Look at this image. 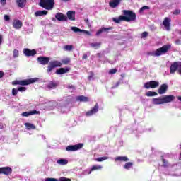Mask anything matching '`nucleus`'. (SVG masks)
Returning a JSON list of instances; mask_svg holds the SVG:
<instances>
[{"label": "nucleus", "mask_w": 181, "mask_h": 181, "mask_svg": "<svg viewBox=\"0 0 181 181\" xmlns=\"http://www.w3.org/2000/svg\"><path fill=\"white\" fill-rule=\"evenodd\" d=\"M172 47L171 45H163L162 47L158 48L154 52H153V56H162V54H165L169 52V49Z\"/></svg>", "instance_id": "nucleus-5"}, {"label": "nucleus", "mask_w": 181, "mask_h": 181, "mask_svg": "<svg viewBox=\"0 0 181 181\" xmlns=\"http://www.w3.org/2000/svg\"><path fill=\"white\" fill-rule=\"evenodd\" d=\"M18 8H25L26 6V0H16Z\"/></svg>", "instance_id": "nucleus-20"}, {"label": "nucleus", "mask_w": 181, "mask_h": 181, "mask_svg": "<svg viewBox=\"0 0 181 181\" xmlns=\"http://www.w3.org/2000/svg\"><path fill=\"white\" fill-rule=\"evenodd\" d=\"M100 169H103V166L101 165H93L92 166L90 172L88 173L89 175H90L91 172L93 170H100Z\"/></svg>", "instance_id": "nucleus-27"}, {"label": "nucleus", "mask_w": 181, "mask_h": 181, "mask_svg": "<svg viewBox=\"0 0 181 181\" xmlns=\"http://www.w3.org/2000/svg\"><path fill=\"white\" fill-rule=\"evenodd\" d=\"M0 175H2V168H0Z\"/></svg>", "instance_id": "nucleus-59"}, {"label": "nucleus", "mask_w": 181, "mask_h": 181, "mask_svg": "<svg viewBox=\"0 0 181 181\" xmlns=\"http://www.w3.org/2000/svg\"><path fill=\"white\" fill-rule=\"evenodd\" d=\"M23 25V23L21 21V20H15L13 23V26L14 29H21Z\"/></svg>", "instance_id": "nucleus-17"}, {"label": "nucleus", "mask_w": 181, "mask_h": 181, "mask_svg": "<svg viewBox=\"0 0 181 181\" xmlns=\"http://www.w3.org/2000/svg\"><path fill=\"white\" fill-rule=\"evenodd\" d=\"M69 21H76V11H69Z\"/></svg>", "instance_id": "nucleus-22"}, {"label": "nucleus", "mask_w": 181, "mask_h": 181, "mask_svg": "<svg viewBox=\"0 0 181 181\" xmlns=\"http://www.w3.org/2000/svg\"><path fill=\"white\" fill-rule=\"evenodd\" d=\"M147 36H148V32L144 31V32L142 33V34H141V37L145 38V37H146Z\"/></svg>", "instance_id": "nucleus-44"}, {"label": "nucleus", "mask_w": 181, "mask_h": 181, "mask_svg": "<svg viewBox=\"0 0 181 181\" xmlns=\"http://www.w3.org/2000/svg\"><path fill=\"white\" fill-rule=\"evenodd\" d=\"M19 57V50L18 49H14L13 50V57L14 59H16V57Z\"/></svg>", "instance_id": "nucleus-35"}, {"label": "nucleus", "mask_w": 181, "mask_h": 181, "mask_svg": "<svg viewBox=\"0 0 181 181\" xmlns=\"http://www.w3.org/2000/svg\"><path fill=\"white\" fill-rule=\"evenodd\" d=\"M45 181H59V180L56 178H46Z\"/></svg>", "instance_id": "nucleus-46"}, {"label": "nucleus", "mask_w": 181, "mask_h": 181, "mask_svg": "<svg viewBox=\"0 0 181 181\" xmlns=\"http://www.w3.org/2000/svg\"><path fill=\"white\" fill-rule=\"evenodd\" d=\"M4 76H5V73H4V71H0V78H2V77H4Z\"/></svg>", "instance_id": "nucleus-50"}, {"label": "nucleus", "mask_w": 181, "mask_h": 181, "mask_svg": "<svg viewBox=\"0 0 181 181\" xmlns=\"http://www.w3.org/2000/svg\"><path fill=\"white\" fill-rule=\"evenodd\" d=\"M66 16H69V11L66 12Z\"/></svg>", "instance_id": "nucleus-64"}, {"label": "nucleus", "mask_w": 181, "mask_h": 181, "mask_svg": "<svg viewBox=\"0 0 181 181\" xmlns=\"http://www.w3.org/2000/svg\"><path fill=\"white\" fill-rule=\"evenodd\" d=\"M24 125L28 131H30V129H36V126L32 123L27 122L25 123Z\"/></svg>", "instance_id": "nucleus-21"}, {"label": "nucleus", "mask_w": 181, "mask_h": 181, "mask_svg": "<svg viewBox=\"0 0 181 181\" xmlns=\"http://www.w3.org/2000/svg\"><path fill=\"white\" fill-rule=\"evenodd\" d=\"M55 18L59 22H66V21H67V16L62 13H57L55 15Z\"/></svg>", "instance_id": "nucleus-10"}, {"label": "nucleus", "mask_w": 181, "mask_h": 181, "mask_svg": "<svg viewBox=\"0 0 181 181\" xmlns=\"http://www.w3.org/2000/svg\"><path fill=\"white\" fill-rule=\"evenodd\" d=\"M18 91L23 93V91H26V87L21 86L18 88Z\"/></svg>", "instance_id": "nucleus-38"}, {"label": "nucleus", "mask_w": 181, "mask_h": 181, "mask_svg": "<svg viewBox=\"0 0 181 181\" xmlns=\"http://www.w3.org/2000/svg\"><path fill=\"white\" fill-rule=\"evenodd\" d=\"M123 13L124 16H120L118 18H113V22H115V23H120L122 22V21H124L125 22L136 21V14H135V13L133 11L129 10H124Z\"/></svg>", "instance_id": "nucleus-1"}, {"label": "nucleus", "mask_w": 181, "mask_h": 181, "mask_svg": "<svg viewBox=\"0 0 181 181\" xmlns=\"http://www.w3.org/2000/svg\"><path fill=\"white\" fill-rule=\"evenodd\" d=\"M53 66L56 69V67H62V62L59 61H53L51 62Z\"/></svg>", "instance_id": "nucleus-30"}, {"label": "nucleus", "mask_w": 181, "mask_h": 181, "mask_svg": "<svg viewBox=\"0 0 181 181\" xmlns=\"http://www.w3.org/2000/svg\"><path fill=\"white\" fill-rule=\"evenodd\" d=\"M23 52L27 57L35 56V54L37 53L36 49H30L29 48H25L23 50Z\"/></svg>", "instance_id": "nucleus-8"}, {"label": "nucleus", "mask_w": 181, "mask_h": 181, "mask_svg": "<svg viewBox=\"0 0 181 181\" xmlns=\"http://www.w3.org/2000/svg\"><path fill=\"white\" fill-rule=\"evenodd\" d=\"M90 47H93V49H98L101 46V42H92L90 44Z\"/></svg>", "instance_id": "nucleus-28"}, {"label": "nucleus", "mask_w": 181, "mask_h": 181, "mask_svg": "<svg viewBox=\"0 0 181 181\" xmlns=\"http://www.w3.org/2000/svg\"><path fill=\"white\" fill-rule=\"evenodd\" d=\"M3 39H4V37L2 36V35H0V46L2 44Z\"/></svg>", "instance_id": "nucleus-54"}, {"label": "nucleus", "mask_w": 181, "mask_h": 181, "mask_svg": "<svg viewBox=\"0 0 181 181\" xmlns=\"http://www.w3.org/2000/svg\"><path fill=\"white\" fill-rule=\"evenodd\" d=\"M53 69H55V68L50 62L49 65L47 67V72L50 73V71H52V70H53Z\"/></svg>", "instance_id": "nucleus-37"}, {"label": "nucleus", "mask_w": 181, "mask_h": 181, "mask_svg": "<svg viewBox=\"0 0 181 181\" xmlns=\"http://www.w3.org/2000/svg\"><path fill=\"white\" fill-rule=\"evenodd\" d=\"M108 157H100L95 159L97 162H103V160H107L108 159Z\"/></svg>", "instance_id": "nucleus-33"}, {"label": "nucleus", "mask_w": 181, "mask_h": 181, "mask_svg": "<svg viewBox=\"0 0 181 181\" xmlns=\"http://www.w3.org/2000/svg\"><path fill=\"white\" fill-rule=\"evenodd\" d=\"M134 164L132 163H131V162H129V163H127L125 165H124V169H131V168H132V165H133Z\"/></svg>", "instance_id": "nucleus-32"}, {"label": "nucleus", "mask_w": 181, "mask_h": 181, "mask_svg": "<svg viewBox=\"0 0 181 181\" xmlns=\"http://www.w3.org/2000/svg\"><path fill=\"white\" fill-rule=\"evenodd\" d=\"M76 101L87 103V101H88V98L84 95H80L76 98Z\"/></svg>", "instance_id": "nucleus-26"}, {"label": "nucleus", "mask_w": 181, "mask_h": 181, "mask_svg": "<svg viewBox=\"0 0 181 181\" xmlns=\"http://www.w3.org/2000/svg\"><path fill=\"white\" fill-rule=\"evenodd\" d=\"M98 111V103H96L95 107L90 111L87 112L86 115V117H91L93 114H95Z\"/></svg>", "instance_id": "nucleus-14"}, {"label": "nucleus", "mask_w": 181, "mask_h": 181, "mask_svg": "<svg viewBox=\"0 0 181 181\" xmlns=\"http://www.w3.org/2000/svg\"><path fill=\"white\" fill-rule=\"evenodd\" d=\"M85 22L88 24V26H90V21H88V18H86Z\"/></svg>", "instance_id": "nucleus-52"}, {"label": "nucleus", "mask_w": 181, "mask_h": 181, "mask_svg": "<svg viewBox=\"0 0 181 181\" xmlns=\"http://www.w3.org/2000/svg\"><path fill=\"white\" fill-rule=\"evenodd\" d=\"M84 146L83 144H78L76 145L69 146V151H78V149H81Z\"/></svg>", "instance_id": "nucleus-13"}, {"label": "nucleus", "mask_w": 181, "mask_h": 181, "mask_svg": "<svg viewBox=\"0 0 181 181\" xmlns=\"http://www.w3.org/2000/svg\"><path fill=\"white\" fill-rule=\"evenodd\" d=\"M0 2L3 6L6 5V0H0Z\"/></svg>", "instance_id": "nucleus-49"}, {"label": "nucleus", "mask_w": 181, "mask_h": 181, "mask_svg": "<svg viewBox=\"0 0 181 181\" xmlns=\"http://www.w3.org/2000/svg\"><path fill=\"white\" fill-rule=\"evenodd\" d=\"M1 174L6 175V176H9V175H12V168L11 167H2Z\"/></svg>", "instance_id": "nucleus-12"}, {"label": "nucleus", "mask_w": 181, "mask_h": 181, "mask_svg": "<svg viewBox=\"0 0 181 181\" xmlns=\"http://www.w3.org/2000/svg\"><path fill=\"white\" fill-rule=\"evenodd\" d=\"M83 59H87V56L86 55L83 56Z\"/></svg>", "instance_id": "nucleus-61"}, {"label": "nucleus", "mask_w": 181, "mask_h": 181, "mask_svg": "<svg viewBox=\"0 0 181 181\" xmlns=\"http://www.w3.org/2000/svg\"><path fill=\"white\" fill-rule=\"evenodd\" d=\"M115 162L120 160V162H128L129 160L127 156H119L115 158Z\"/></svg>", "instance_id": "nucleus-24"}, {"label": "nucleus", "mask_w": 181, "mask_h": 181, "mask_svg": "<svg viewBox=\"0 0 181 181\" xmlns=\"http://www.w3.org/2000/svg\"><path fill=\"white\" fill-rule=\"evenodd\" d=\"M177 98H178L179 101H181V96H178Z\"/></svg>", "instance_id": "nucleus-60"}, {"label": "nucleus", "mask_w": 181, "mask_h": 181, "mask_svg": "<svg viewBox=\"0 0 181 181\" xmlns=\"http://www.w3.org/2000/svg\"><path fill=\"white\" fill-rule=\"evenodd\" d=\"M121 1L122 0H111L109 2V6L110 8H117V6L121 4Z\"/></svg>", "instance_id": "nucleus-16"}, {"label": "nucleus", "mask_w": 181, "mask_h": 181, "mask_svg": "<svg viewBox=\"0 0 181 181\" xmlns=\"http://www.w3.org/2000/svg\"><path fill=\"white\" fill-rule=\"evenodd\" d=\"M18 90H16V88H13L12 89V95L13 96H16L18 95Z\"/></svg>", "instance_id": "nucleus-41"}, {"label": "nucleus", "mask_w": 181, "mask_h": 181, "mask_svg": "<svg viewBox=\"0 0 181 181\" xmlns=\"http://www.w3.org/2000/svg\"><path fill=\"white\" fill-rule=\"evenodd\" d=\"M168 91V85L167 84H162L160 88H158V94H165Z\"/></svg>", "instance_id": "nucleus-18"}, {"label": "nucleus", "mask_w": 181, "mask_h": 181, "mask_svg": "<svg viewBox=\"0 0 181 181\" xmlns=\"http://www.w3.org/2000/svg\"><path fill=\"white\" fill-rule=\"evenodd\" d=\"M173 15H180V9H175L173 11Z\"/></svg>", "instance_id": "nucleus-39"}, {"label": "nucleus", "mask_w": 181, "mask_h": 181, "mask_svg": "<svg viewBox=\"0 0 181 181\" xmlns=\"http://www.w3.org/2000/svg\"><path fill=\"white\" fill-rule=\"evenodd\" d=\"M37 61L40 64L45 66L46 64H49V62H50V57H38Z\"/></svg>", "instance_id": "nucleus-9"}, {"label": "nucleus", "mask_w": 181, "mask_h": 181, "mask_svg": "<svg viewBox=\"0 0 181 181\" xmlns=\"http://www.w3.org/2000/svg\"><path fill=\"white\" fill-rule=\"evenodd\" d=\"M103 28H101L100 30H98V32L96 33V36H99V35H101V33H103Z\"/></svg>", "instance_id": "nucleus-47"}, {"label": "nucleus", "mask_w": 181, "mask_h": 181, "mask_svg": "<svg viewBox=\"0 0 181 181\" xmlns=\"http://www.w3.org/2000/svg\"><path fill=\"white\" fill-rule=\"evenodd\" d=\"M110 74H115V73H117V69H110L109 71Z\"/></svg>", "instance_id": "nucleus-43"}, {"label": "nucleus", "mask_w": 181, "mask_h": 181, "mask_svg": "<svg viewBox=\"0 0 181 181\" xmlns=\"http://www.w3.org/2000/svg\"><path fill=\"white\" fill-rule=\"evenodd\" d=\"M39 5L47 11H52L54 8V0H40Z\"/></svg>", "instance_id": "nucleus-3"}, {"label": "nucleus", "mask_w": 181, "mask_h": 181, "mask_svg": "<svg viewBox=\"0 0 181 181\" xmlns=\"http://www.w3.org/2000/svg\"><path fill=\"white\" fill-rule=\"evenodd\" d=\"M36 114H39V112L37 110H32L30 112H24L21 114L22 117H29L30 115H35Z\"/></svg>", "instance_id": "nucleus-19"}, {"label": "nucleus", "mask_w": 181, "mask_h": 181, "mask_svg": "<svg viewBox=\"0 0 181 181\" xmlns=\"http://www.w3.org/2000/svg\"><path fill=\"white\" fill-rule=\"evenodd\" d=\"M146 95L147 97H155V95H158V93L152 92V91H148V92L146 93Z\"/></svg>", "instance_id": "nucleus-31"}, {"label": "nucleus", "mask_w": 181, "mask_h": 181, "mask_svg": "<svg viewBox=\"0 0 181 181\" xmlns=\"http://www.w3.org/2000/svg\"><path fill=\"white\" fill-rule=\"evenodd\" d=\"M4 20L8 22L9 21H11V17H9L8 15H4Z\"/></svg>", "instance_id": "nucleus-45"}, {"label": "nucleus", "mask_w": 181, "mask_h": 181, "mask_svg": "<svg viewBox=\"0 0 181 181\" xmlns=\"http://www.w3.org/2000/svg\"><path fill=\"white\" fill-rule=\"evenodd\" d=\"M67 71H69L68 69L59 68L57 69L56 74H65V73H67Z\"/></svg>", "instance_id": "nucleus-25"}, {"label": "nucleus", "mask_w": 181, "mask_h": 181, "mask_svg": "<svg viewBox=\"0 0 181 181\" xmlns=\"http://www.w3.org/2000/svg\"><path fill=\"white\" fill-rule=\"evenodd\" d=\"M178 73H179V74H181V62H180Z\"/></svg>", "instance_id": "nucleus-55"}, {"label": "nucleus", "mask_w": 181, "mask_h": 181, "mask_svg": "<svg viewBox=\"0 0 181 181\" xmlns=\"http://www.w3.org/2000/svg\"><path fill=\"white\" fill-rule=\"evenodd\" d=\"M163 166H168V162H166L165 159L163 160Z\"/></svg>", "instance_id": "nucleus-53"}, {"label": "nucleus", "mask_w": 181, "mask_h": 181, "mask_svg": "<svg viewBox=\"0 0 181 181\" xmlns=\"http://www.w3.org/2000/svg\"><path fill=\"white\" fill-rule=\"evenodd\" d=\"M37 78H30V79H25L21 81H13L12 82L13 86H29V84H33V83H36L37 81Z\"/></svg>", "instance_id": "nucleus-4"}, {"label": "nucleus", "mask_w": 181, "mask_h": 181, "mask_svg": "<svg viewBox=\"0 0 181 181\" xmlns=\"http://www.w3.org/2000/svg\"><path fill=\"white\" fill-rule=\"evenodd\" d=\"M57 163H58V165H67V163H69V160H67L66 159H59L57 161Z\"/></svg>", "instance_id": "nucleus-29"}, {"label": "nucleus", "mask_w": 181, "mask_h": 181, "mask_svg": "<svg viewBox=\"0 0 181 181\" xmlns=\"http://www.w3.org/2000/svg\"><path fill=\"white\" fill-rule=\"evenodd\" d=\"M47 88L49 90H54L59 87V82L55 81H50L47 85Z\"/></svg>", "instance_id": "nucleus-11"}, {"label": "nucleus", "mask_w": 181, "mask_h": 181, "mask_svg": "<svg viewBox=\"0 0 181 181\" xmlns=\"http://www.w3.org/2000/svg\"><path fill=\"white\" fill-rule=\"evenodd\" d=\"M69 50H73V45H69Z\"/></svg>", "instance_id": "nucleus-57"}, {"label": "nucleus", "mask_w": 181, "mask_h": 181, "mask_svg": "<svg viewBox=\"0 0 181 181\" xmlns=\"http://www.w3.org/2000/svg\"><path fill=\"white\" fill-rule=\"evenodd\" d=\"M65 50H69V45L65 46Z\"/></svg>", "instance_id": "nucleus-58"}, {"label": "nucleus", "mask_w": 181, "mask_h": 181, "mask_svg": "<svg viewBox=\"0 0 181 181\" xmlns=\"http://www.w3.org/2000/svg\"><path fill=\"white\" fill-rule=\"evenodd\" d=\"M112 27H109V28H103L102 30H103V32H108V30H112Z\"/></svg>", "instance_id": "nucleus-42"}, {"label": "nucleus", "mask_w": 181, "mask_h": 181, "mask_svg": "<svg viewBox=\"0 0 181 181\" xmlns=\"http://www.w3.org/2000/svg\"><path fill=\"white\" fill-rule=\"evenodd\" d=\"M144 87L147 89L156 88V87H159V82L156 81H151L144 83Z\"/></svg>", "instance_id": "nucleus-6"}, {"label": "nucleus", "mask_w": 181, "mask_h": 181, "mask_svg": "<svg viewBox=\"0 0 181 181\" xmlns=\"http://www.w3.org/2000/svg\"><path fill=\"white\" fill-rule=\"evenodd\" d=\"M175 43H176V45H181V40H177L175 41Z\"/></svg>", "instance_id": "nucleus-56"}, {"label": "nucleus", "mask_w": 181, "mask_h": 181, "mask_svg": "<svg viewBox=\"0 0 181 181\" xmlns=\"http://www.w3.org/2000/svg\"><path fill=\"white\" fill-rule=\"evenodd\" d=\"M71 30H73V32H74L75 33H77L78 32L81 33V29L77 28V27H71Z\"/></svg>", "instance_id": "nucleus-34"}, {"label": "nucleus", "mask_w": 181, "mask_h": 181, "mask_svg": "<svg viewBox=\"0 0 181 181\" xmlns=\"http://www.w3.org/2000/svg\"><path fill=\"white\" fill-rule=\"evenodd\" d=\"M175 95H166L163 98H158L153 99V104L155 105H159L160 104H168V103H172L175 100Z\"/></svg>", "instance_id": "nucleus-2"}, {"label": "nucleus", "mask_w": 181, "mask_h": 181, "mask_svg": "<svg viewBox=\"0 0 181 181\" xmlns=\"http://www.w3.org/2000/svg\"><path fill=\"white\" fill-rule=\"evenodd\" d=\"M47 13H49V12L46 10H39L35 12V16H43V15H47Z\"/></svg>", "instance_id": "nucleus-23"}, {"label": "nucleus", "mask_w": 181, "mask_h": 181, "mask_svg": "<svg viewBox=\"0 0 181 181\" xmlns=\"http://www.w3.org/2000/svg\"><path fill=\"white\" fill-rule=\"evenodd\" d=\"M66 151H69V146L66 148Z\"/></svg>", "instance_id": "nucleus-62"}, {"label": "nucleus", "mask_w": 181, "mask_h": 181, "mask_svg": "<svg viewBox=\"0 0 181 181\" xmlns=\"http://www.w3.org/2000/svg\"><path fill=\"white\" fill-rule=\"evenodd\" d=\"M88 80H91V76H89V77H88Z\"/></svg>", "instance_id": "nucleus-63"}, {"label": "nucleus", "mask_w": 181, "mask_h": 181, "mask_svg": "<svg viewBox=\"0 0 181 181\" xmlns=\"http://www.w3.org/2000/svg\"><path fill=\"white\" fill-rule=\"evenodd\" d=\"M69 92L74 93V91H76V86L71 85L69 87Z\"/></svg>", "instance_id": "nucleus-36"}, {"label": "nucleus", "mask_w": 181, "mask_h": 181, "mask_svg": "<svg viewBox=\"0 0 181 181\" xmlns=\"http://www.w3.org/2000/svg\"><path fill=\"white\" fill-rule=\"evenodd\" d=\"M146 9H149V6H144L142 8H140L139 12L142 13L143 11H146Z\"/></svg>", "instance_id": "nucleus-40"}, {"label": "nucleus", "mask_w": 181, "mask_h": 181, "mask_svg": "<svg viewBox=\"0 0 181 181\" xmlns=\"http://www.w3.org/2000/svg\"><path fill=\"white\" fill-rule=\"evenodd\" d=\"M180 62H173L170 67V74H175L176 73V71H179V66H180Z\"/></svg>", "instance_id": "nucleus-7"}, {"label": "nucleus", "mask_w": 181, "mask_h": 181, "mask_svg": "<svg viewBox=\"0 0 181 181\" xmlns=\"http://www.w3.org/2000/svg\"><path fill=\"white\" fill-rule=\"evenodd\" d=\"M81 33H86V35H90V32H88L87 30H81Z\"/></svg>", "instance_id": "nucleus-51"}, {"label": "nucleus", "mask_w": 181, "mask_h": 181, "mask_svg": "<svg viewBox=\"0 0 181 181\" xmlns=\"http://www.w3.org/2000/svg\"><path fill=\"white\" fill-rule=\"evenodd\" d=\"M59 181H69V179L64 177H62L59 178Z\"/></svg>", "instance_id": "nucleus-48"}, {"label": "nucleus", "mask_w": 181, "mask_h": 181, "mask_svg": "<svg viewBox=\"0 0 181 181\" xmlns=\"http://www.w3.org/2000/svg\"><path fill=\"white\" fill-rule=\"evenodd\" d=\"M170 18H165L163 22V25L166 30H170Z\"/></svg>", "instance_id": "nucleus-15"}]
</instances>
